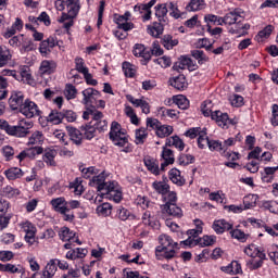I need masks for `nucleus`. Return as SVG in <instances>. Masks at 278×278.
I'll return each mask as SVG.
<instances>
[{
	"instance_id": "b1692460",
	"label": "nucleus",
	"mask_w": 278,
	"mask_h": 278,
	"mask_svg": "<svg viewBox=\"0 0 278 278\" xmlns=\"http://www.w3.org/2000/svg\"><path fill=\"white\" fill-rule=\"evenodd\" d=\"M68 135H70V140H72V142H74V144H77V147H79V144H81V140L84 139V132L77 129V128H68Z\"/></svg>"
},
{
	"instance_id": "5701e85b",
	"label": "nucleus",
	"mask_w": 278,
	"mask_h": 278,
	"mask_svg": "<svg viewBox=\"0 0 278 278\" xmlns=\"http://www.w3.org/2000/svg\"><path fill=\"white\" fill-rule=\"evenodd\" d=\"M244 253L249 255V257H252L255 260V257H261V260H266V254L257 248L255 244H250L248 248L244 249Z\"/></svg>"
},
{
	"instance_id": "4468645a",
	"label": "nucleus",
	"mask_w": 278,
	"mask_h": 278,
	"mask_svg": "<svg viewBox=\"0 0 278 278\" xmlns=\"http://www.w3.org/2000/svg\"><path fill=\"white\" fill-rule=\"evenodd\" d=\"M251 29V25L242 24V22L237 21L232 26L228 28L229 34H238L239 36H247Z\"/></svg>"
},
{
	"instance_id": "a19ab883",
	"label": "nucleus",
	"mask_w": 278,
	"mask_h": 278,
	"mask_svg": "<svg viewBox=\"0 0 278 278\" xmlns=\"http://www.w3.org/2000/svg\"><path fill=\"white\" fill-rule=\"evenodd\" d=\"M55 155H58L55 150H46L43 154V162H46L48 166H55Z\"/></svg>"
},
{
	"instance_id": "0eeeda50",
	"label": "nucleus",
	"mask_w": 278,
	"mask_h": 278,
	"mask_svg": "<svg viewBox=\"0 0 278 278\" xmlns=\"http://www.w3.org/2000/svg\"><path fill=\"white\" fill-rule=\"evenodd\" d=\"M216 242V237L215 236H204L203 238L200 239H192L188 238L182 243L186 247H197L199 244L200 247H212Z\"/></svg>"
},
{
	"instance_id": "8fccbe9b",
	"label": "nucleus",
	"mask_w": 278,
	"mask_h": 278,
	"mask_svg": "<svg viewBox=\"0 0 278 278\" xmlns=\"http://www.w3.org/2000/svg\"><path fill=\"white\" fill-rule=\"evenodd\" d=\"M212 100H205L202 105H201V112L203 114V116H211L212 118V114H214V112H212Z\"/></svg>"
},
{
	"instance_id": "ddd939ff",
	"label": "nucleus",
	"mask_w": 278,
	"mask_h": 278,
	"mask_svg": "<svg viewBox=\"0 0 278 278\" xmlns=\"http://www.w3.org/2000/svg\"><path fill=\"white\" fill-rule=\"evenodd\" d=\"M242 12L238 9H236L232 12L227 13L224 16V25H236V22L239 21V23H242L243 21Z\"/></svg>"
},
{
	"instance_id": "6e6552de",
	"label": "nucleus",
	"mask_w": 278,
	"mask_h": 278,
	"mask_svg": "<svg viewBox=\"0 0 278 278\" xmlns=\"http://www.w3.org/2000/svg\"><path fill=\"white\" fill-rule=\"evenodd\" d=\"M59 45L60 42L58 41V39H55V37H49L48 39L42 40L40 42L39 52L43 58H47L48 55L51 54V51H53V49Z\"/></svg>"
},
{
	"instance_id": "c03bdc74",
	"label": "nucleus",
	"mask_w": 278,
	"mask_h": 278,
	"mask_svg": "<svg viewBox=\"0 0 278 278\" xmlns=\"http://www.w3.org/2000/svg\"><path fill=\"white\" fill-rule=\"evenodd\" d=\"M148 34H150V36H153V38H159L160 36H162V34H164V26L156 23L153 26L148 27Z\"/></svg>"
},
{
	"instance_id": "f704fd0d",
	"label": "nucleus",
	"mask_w": 278,
	"mask_h": 278,
	"mask_svg": "<svg viewBox=\"0 0 278 278\" xmlns=\"http://www.w3.org/2000/svg\"><path fill=\"white\" fill-rule=\"evenodd\" d=\"M83 135L87 140H92L97 134V128L94 125H85L80 127Z\"/></svg>"
},
{
	"instance_id": "c9c22d12",
	"label": "nucleus",
	"mask_w": 278,
	"mask_h": 278,
	"mask_svg": "<svg viewBox=\"0 0 278 278\" xmlns=\"http://www.w3.org/2000/svg\"><path fill=\"white\" fill-rule=\"evenodd\" d=\"M162 45L165 49L170 51V49H173V47H177L179 45V40L173 39V36H170V35H165L162 38Z\"/></svg>"
},
{
	"instance_id": "c85d7f7f",
	"label": "nucleus",
	"mask_w": 278,
	"mask_h": 278,
	"mask_svg": "<svg viewBox=\"0 0 278 278\" xmlns=\"http://www.w3.org/2000/svg\"><path fill=\"white\" fill-rule=\"evenodd\" d=\"M205 0H190L186 9L188 12H199L205 10Z\"/></svg>"
},
{
	"instance_id": "7c9ffc66",
	"label": "nucleus",
	"mask_w": 278,
	"mask_h": 278,
	"mask_svg": "<svg viewBox=\"0 0 278 278\" xmlns=\"http://www.w3.org/2000/svg\"><path fill=\"white\" fill-rule=\"evenodd\" d=\"M59 238L63 242H72V240H75V232L71 231L68 227H62L59 231Z\"/></svg>"
},
{
	"instance_id": "052dcab7",
	"label": "nucleus",
	"mask_w": 278,
	"mask_h": 278,
	"mask_svg": "<svg viewBox=\"0 0 278 278\" xmlns=\"http://www.w3.org/2000/svg\"><path fill=\"white\" fill-rule=\"evenodd\" d=\"M194 162V156L191 154H181L178 157V164L180 166H188V164H192Z\"/></svg>"
},
{
	"instance_id": "603ef678",
	"label": "nucleus",
	"mask_w": 278,
	"mask_h": 278,
	"mask_svg": "<svg viewBox=\"0 0 278 278\" xmlns=\"http://www.w3.org/2000/svg\"><path fill=\"white\" fill-rule=\"evenodd\" d=\"M162 159L165 162H169L170 164L175 163V154L173 153V150L163 147V151H162Z\"/></svg>"
},
{
	"instance_id": "a18cd8bd",
	"label": "nucleus",
	"mask_w": 278,
	"mask_h": 278,
	"mask_svg": "<svg viewBox=\"0 0 278 278\" xmlns=\"http://www.w3.org/2000/svg\"><path fill=\"white\" fill-rule=\"evenodd\" d=\"M18 194H21V191L12 186H7L2 189V197H7V199H14V197H18Z\"/></svg>"
},
{
	"instance_id": "3c124183",
	"label": "nucleus",
	"mask_w": 278,
	"mask_h": 278,
	"mask_svg": "<svg viewBox=\"0 0 278 278\" xmlns=\"http://www.w3.org/2000/svg\"><path fill=\"white\" fill-rule=\"evenodd\" d=\"M198 146L199 149H205V147L210 146V138L207 137V132L205 130H202L198 138Z\"/></svg>"
},
{
	"instance_id": "338daca9",
	"label": "nucleus",
	"mask_w": 278,
	"mask_h": 278,
	"mask_svg": "<svg viewBox=\"0 0 278 278\" xmlns=\"http://www.w3.org/2000/svg\"><path fill=\"white\" fill-rule=\"evenodd\" d=\"M273 29H274L273 25H268L263 30H260L256 36L257 40H260V38L261 40H263V38H269L270 35L273 34Z\"/></svg>"
},
{
	"instance_id": "864d4df0",
	"label": "nucleus",
	"mask_w": 278,
	"mask_h": 278,
	"mask_svg": "<svg viewBox=\"0 0 278 278\" xmlns=\"http://www.w3.org/2000/svg\"><path fill=\"white\" fill-rule=\"evenodd\" d=\"M264 260L262 257H255L248 262V268L251 270H257V268H262V264H264Z\"/></svg>"
},
{
	"instance_id": "423d86ee",
	"label": "nucleus",
	"mask_w": 278,
	"mask_h": 278,
	"mask_svg": "<svg viewBox=\"0 0 278 278\" xmlns=\"http://www.w3.org/2000/svg\"><path fill=\"white\" fill-rule=\"evenodd\" d=\"M20 113L26 118H34V116H38L40 114V110L38 109V104L34 101L25 100L24 104L20 109Z\"/></svg>"
},
{
	"instance_id": "f03ea898",
	"label": "nucleus",
	"mask_w": 278,
	"mask_h": 278,
	"mask_svg": "<svg viewBox=\"0 0 278 278\" xmlns=\"http://www.w3.org/2000/svg\"><path fill=\"white\" fill-rule=\"evenodd\" d=\"M110 140H112L115 147L124 148V153H131V147L129 146V137L125 129L121 127L118 122H112L111 130L109 132Z\"/></svg>"
},
{
	"instance_id": "f3484780",
	"label": "nucleus",
	"mask_w": 278,
	"mask_h": 278,
	"mask_svg": "<svg viewBox=\"0 0 278 278\" xmlns=\"http://www.w3.org/2000/svg\"><path fill=\"white\" fill-rule=\"evenodd\" d=\"M213 229L215 233H225V231H229V229L233 228V224L225 220V219H216L213 223Z\"/></svg>"
},
{
	"instance_id": "0e129e2a",
	"label": "nucleus",
	"mask_w": 278,
	"mask_h": 278,
	"mask_svg": "<svg viewBox=\"0 0 278 278\" xmlns=\"http://www.w3.org/2000/svg\"><path fill=\"white\" fill-rule=\"evenodd\" d=\"M230 235L236 240H240L241 242H245L247 238H249V235L244 233V231L240 229H235L230 231Z\"/></svg>"
},
{
	"instance_id": "9b49d317",
	"label": "nucleus",
	"mask_w": 278,
	"mask_h": 278,
	"mask_svg": "<svg viewBox=\"0 0 278 278\" xmlns=\"http://www.w3.org/2000/svg\"><path fill=\"white\" fill-rule=\"evenodd\" d=\"M161 207L163 214H168V216H173L174 218H181V216H184V211H181V207L177 206L176 203H165Z\"/></svg>"
},
{
	"instance_id": "473e14b6",
	"label": "nucleus",
	"mask_w": 278,
	"mask_h": 278,
	"mask_svg": "<svg viewBox=\"0 0 278 278\" xmlns=\"http://www.w3.org/2000/svg\"><path fill=\"white\" fill-rule=\"evenodd\" d=\"M152 188L159 194H168V191L170 190V186H168V184H166L165 181H154L152 184Z\"/></svg>"
},
{
	"instance_id": "c756f323",
	"label": "nucleus",
	"mask_w": 278,
	"mask_h": 278,
	"mask_svg": "<svg viewBox=\"0 0 278 278\" xmlns=\"http://www.w3.org/2000/svg\"><path fill=\"white\" fill-rule=\"evenodd\" d=\"M136 58H144L146 60H151V52H147L144 45L136 43L132 50Z\"/></svg>"
},
{
	"instance_id": "69168bd1",
	"label": "nucleus",
	"mask_w": 278,
	"mask_h": 278,
	"mask_svg": "<svg viewBox=\"0 0 278 278\" xmlns=\"http://www.w3.org/2000/svg\"><path fill=\"white\" fill-rule=\"evenodd\" d=\"M129 216H131V212H129V210H127V208H125L123 206H119L117 208V218L119 220H128Z\"/></svg>"
},
{
	"instance_id": "13d9d810",
	"label": "nucleus",
	"mask_w": 278,
	"mask_h": 278,
	"mask_svg": "<svg viewBox=\"0 0 278 278\" xmlns=\"http://www.w3.org/2000/svg\"><path fill=\"white\" fill-rule=\"evenodd\" d=\"M2 154H3V157H5V161L10 162V160H12L16 154V151L11 146H4L2 148Z\"/></svg>"
},
{
	"instance_id": "79ce46f5",
	"label": "nucleus",
	"mask_w": 278,
	"mask_h": 278,
	"mask_svg": "<svg viewBox=\"0 0 278 278\" xmlns=\"http://www.w3.org/2000/svg\"><path fill=\"white\" fill-rule=\"evenodd\" d=\"M45 142V135L42 131L36 130L29 138L28 144H41Z\"/></svg>"
},
{
	"instance_id": "6e6d98bb",
	"label": "nucleus",
	"mask_w": 278,
	"mask_h": 278,
	"mask_svg": "<svg viewBox=\"0 0 278 278\" xmlns=\"http://www.w3.org/2000/svg\"><path fill=\"white\" fill-rule=\"evenodd\" d=\"M75 68H76V71L81 73V75L89 73V71L86 66V62H84V60L79 56L75 59Z\"/></svg>"
},
{
	"instance_id": "1a4fd4ad",
	"label": "nucleus",
	"mask_w": 278,
	"mask_h": 278,
	"mask_svg": "<svg viewBox=\"0 0 278 278\" xmlns=\"http://www.w3.org/2000/svg\"><path fill=\"white\" fill-rule=\"evenodd\" d=\"M50 205L52 206V210L59 214H66V212H71V208H68V201H66V198L64 197L52 199L50 201Z\"/></svg>"
},
{
	"instance_id": "4be33fe9",
	"label": "nucleus",
	"mask_w": 278,
	"mask_h": 278,
	"mask_svg": "<svg viewBox=\"0 0 278 278\" xmlns=\"http://www.w3.org/2000/svg\"><path fill=\"white\" fill-rule=\"evenodd\" d=\"M58 260H50V262L46 265L45 269L42 270L41 278H52L55 273L58 271Z\"/></svg>"
},
{
	"instance_id": "412c9836",
	"label": "nucleus",
	"mask_w": 278,
	"mask_h": 278,
	"mask_svg": "<svg viewBox=\"0 0 278 278\" xmlns=\"http://www.w3.org/2000/svg\"><path fill=\"white\" fill-rule=\"evenodd\" d=\"M169 84L173 88H176V90H186V88H188V81L184 75L170 78Z\"/></svg>"
},
{
	"instance_id": "de8ad7c7",
	"label": "nucleus",
	"mask_w": 278,
	"mask_h": 278,
	"mask_svg": "<svg viewBox=\"0 0 278 278\" xmlns=\"http://www.w3.org/2000/svg\"><path fill=\"white\" fill-rule=\"evenodd\" d=\"M118 182L116 181H106L104 188L102 189V197H108L111 192H114L118 189Z\"/></svg>"
},
{
	"instance_id": "ea45409f",
	"label": "nucleus",
	"mask_w": 278,
	"mask_h": 278,
	"mask_svg": "<svg viewBox=\"0 0 278 278\" xmlns=\"http://www.w3.org/2000/svg\"><path fill=\"white\" fill-rule=\"evenodd\" d=\"M169 179L176 186H184V180H181V172L177 168H173L169 170Z\"/></svg>"
},
{
	"instance_id": "20e7f679",
	"label": "nucleus",
	"mask_w": 278,
	"mask_h": 278,
	"mask_svg": "<svg viewBox=\"0 0 278 278\" xmlns=\"http://www.w3.org/2000/svg\"><path fill=\"white\" fill-rule=\"evenodd\" d=\"M21 229L24 231L25 237L24 240L31 247L36 243V226L31 224L30 222H23L20 224Z\"/></svg>"
},
{
	"instance_id": "2eb2a0df",
	"label": "nucleus",
	"mask_w": 278,
	"mask_h": 278,
	"mask_svg": "<svg viewBox=\"0 0 278 278\" xmlns=\"http://www.w3.org/2000/svg\"><path fill=\"white\" fill-rule=\"evenodd\" d=\"M83 103L84 105H90V103H92V101L99 99V97H101V92H99L97 89L94 88H87L83 91Z\"/></svg>"
},
{
	"instance_id": "f8f14e48",
	"label": "nucleus",
	"mask_w": 278,
	"mask_h": 278,
	"mask_svg": "<svg viewBox=\"0 0 278 278\" xmlns=\"http://www.w3.org/2000/svg\"><path fill=\"white\" fill-rule=\"evenodd\" d=\"M159 242L161 245L156 248L157 253H162V251H167L168 249H175V247H177V243H175L168 235H161L159 237Z\"/></svg>"
},
{
	"instance_id": "5fc2aeb1",
	"label": "nucleus",
	"mask_w": 278,
	"mask_h": 278,
	"mask_svg": "<svg viewBox=\"0 0 278 278\" xmlns=\"http://www.w3.org/2000/svg\"><path fill=\"white\" fill-rule=\"evenodd\" d=\"M262 207H264V210H268L269 212H271V214H277L278 213V203H277V201H264L262 203Z\"/></svg>"
},
{
	"instance_id": "dca6fc26",
	"label": "nucleus",
	"mask_w": 278,
	"mask_h": 278,
	"mask_svg": "<svg viewBox=\"0 0 278 278\" xmlns=\"http://www.w3.org/2000/svg\"><path fill=\"white\" fill-rule=\"evenodd\" d=\"M58 68V63L53 60H45L39 67L40 75H51Z\"/></svg>"
},
{
	"instance_id": "7ed1b4c3",
	"label": "nucleus",
	"mask_w": 278,
	"mask_h": 278,
	"mask_svg": "<svg viewBox=\"0 0 278 278\" xmlns=\"http://www.w3.org/2000/svg\"><path fill=\"white\" fill-rule=\"evenodd\" d=\"M65 5L67 8V13H63L59 23H64L67 18H75L79 14V0H65Z\"/></svg>"
},
{
	"instance_id": "aec40b11",
	"label": "nucleus",
	"mask_w": 278,
	"mask_h": 278,
	"mask_svg": "<svg viewBox=\"0 0 278 278\" xmlns=\"http://www.w3.org/2000/svg\"><path fill=\"white\" fill-rule=\"evenodd\" d=\"M12 62V52L5 46H0V68L8 66Z\"/></svg>"
},
{
	"instance_id": "9d476101",
	"label": "nucleus",
	"mask_w": 278,
	"mask_h": 278,
	"mask_svg": "<svg viewBox=\"0 0 278 278\" xmlns=\"http://www.w3.org/2000/svg\"><path fill=\"white\" fill-rule=\"evenodd\" d=\"M25 103V96L21 91H15L11 94L9 99V105L11 110H20L23 108Z\"/></svg>"
},
{
	"instance_id": "a878e982",
	"label": "nucleus",
	"mask_w": 278,
	"mask_h": 278,
	"mask_svg": "<svg viewBox=\"0 0 278 278\" xmlns=\"http://www.w3.org/2000/svg\"><path fill=\"white\" fill-rule=\"evenodd\" d=\"M192 66V60L188 56H181L173 66L174 71H186Z\"/></svg>"
},
{
	"instance_id": "393cba45",
	"label": "nucleus",
	"mask_w": 278,
	"mask_h": 278,
	"mask_svg": "<svg viewBox=\"0 0 278 278\" xmlns=\"http://www.w3.org/2000/svg\"><path fill=\"white\" fill-rule=\"evenodd\" d=\"M105 173H100L98 176H93L90 186H97L98 192H103V189L105 188Z\"/></svg>"
},
{
	"instance_id": "58836bf2",
	"label": "nucleus",
	"mask_w": 278,
	"mask_h": 278,
	"mask_svg": "<svg viewBox=\"0 0 278 278\" xmlns=\"http://www.w3.org/2000/svg\"><path fill=\"white\" fill-rule=\"evenodd\" d=\"M147 136H149V132H147V128L137 129L135 132V144H144Z\"/></svg>"
},
{
	"instance_id": "09e8293b",
	"label": "nucleus",
	"mask_w": 278,
	"mask_h": 278,
	"mask_svg": "<svg viewBox=\"0 0 278 278\" xmlns=\"http://www.w3.org/2000/svg\"><path fill=\"white\" fill-rule=\"evenodd\" d=\"M168 14V3L159 4L155 7V16H157L159 21H162L164 16Z\"/></svg>"
},
{
	"instance_id": "cd10ccee",
	"label": "nucleus",
	"mask_w": 278,
	"mask_h": 278,
	"mask_svg": "<svg viewBox=\"0 0 278 278\" xmlns=\"http://www.w3.org/2000/svg\"><path fill=\"white\" fill-rule=\"evenodd\" d=\"M165 146L175 147L179 151H184V149H186V144L184 143L181 138H179L178 136H173V137L167 138Z\"/></svg>"
},
{
	"instance_id": "72a5a7b5",
	"label": "nucleus",
	"mask_w": 278,
	"mask_h": 278,
	"mask_svg": "<svg viewBox=\"0 0 278 278\" xmlns=\"http://www.w3.org/2000/svg\"><path fill=\"white\" fill-rule=\"evenodd\" d=\"M144 164L152 175H160V163L153 159H146Z\"/></svg>"
},
{
	"instance_id": "4d7b16f0",
	"label": "nucleus",
	"mask_w": 278,
	"mask_h": 278,
	"mask_svg": "<svg viewBox=\"0 0 278 278\" xmlns=\"http://www.w3.org/2000/svg\"><path fill=\"white\" fill-rule=\"evenodd\" d=\"M97 212L101 216H110L112 214V204L103 203L102 205L97 207Z\"/></svg>"
},
{
	"instance_id": "e2e57ef3",
	"label": "nucleus",
	"mask_w": 278,
	"mask_h": 278,
	"mask_svg": "<svg viewBox=\"0 0 278 278\" xmlns=\"http://www.w3.org/2000/svg\"><path fill=\"white\" fill-rule=\"evenodd\" d=\"M268 256L275 264H278V245L271 244L268 249Z\"/></svg>"
},
{
	"instance_id": "bb28decb",
	"label": "nucleus",
	"mask_w": 278,
	"mask_h": 278,
	"mask_svg": "<svg viewBox=\"0 0 278 278\" xmlns=\"http://www.w3.org/2000/svg\"><path fill=\"white\" fill-rule=\"evenodd\" d=\"M4 175L9 181H14L15 179H21V177H23V169L18 167H11L4 170Z\"/></svg>"
},
{
	"instance_id": "37998d69",
	"label": "nucleus",
	"mask_w": 278,
	"mask_h": 278,
	"mask_svg": "<svg viewBox=\"0 0 278 278\" xmlns=\"http://www.w3.org/2000/svg\"><path fill=\"white\" fill-rule=\"evenodd\" d=\"M48 121L53 125H60L64 121V112L52 111L48 116Z\"/></svg>"
},
{
	"instance_id": "39448f33",
	"label": "nucleus",
	"mask_w": 278,
	"mask_h": 278,
	"mask_svg": "<svg viewBox=\"0 0 278 278\" xmlns=\"http://www.w3.org/2000/svg\"><path fill=\"white\" fill-rule=\"evenodd\" d=\"M212 119L215 121L218 127H222L223 129H229L230 125H236V123H238L229 118V115L227 113H223L220 111L213 112Z\"/></svg>"
},
{
	"instance_id": "2f4dec72",
	"label": "nucleus",
	"mask_w": 278,
	"mask_h": 278,
	"mask_svg": "<svg viewBox=\"0 0 278 278\" xmlns=\"http://www.w3.org/2000/svg\"><path fill=\"white\" fill-rule=\"evenodd\" d=\"M20 51L22 53H28V51H34V41L31 39L25 37V35H22V40L20 41Z\"/></svg>"
},
{
	"instance_id": "49530a36",
	"label": "nucleus",
	"mask_w": 278,
	"mask_h": 278,
	"mask_svg": "<svg viewBox=\"0 0 278 278\" xmlns=\"http://www.w3.org/2000/svg\"><path fill=\"white\" fill-rule=\"evenodd\" d=\"M122 68L126 77H136V65L129 62H124Z\"/></svg>"
},
{
	"instance_id": "6ab92c4d",
	"label": "nucleus",
	"mask_w": 278,
	"mask_h": 278,
	"mask_svg": "<svg viewBox=\"0 0 278 278\" xmlns=\"http://www.w3.org/2000/svg\"><path fill=\"white\" fill-rule=\"evenodd\" d=\"M86 255H88L87 249L77 248V249L70 250L66 253L65 257H66V260H84V257H86Z\"/></svg>"
},
{
	"instance_id": "774afa93",
	"label": "nucleus",
	"mask_w": 278,
	"mask_h": 278,
	"mask_svg": "<svg viewBox=\"0 0 278 278\" xmlns=\"http://www.w3.org/2000/svg\"><path fill=\"white\" fill-rule=\"evenodd\" d=\"M191 54L194 60H198L199 64L207 62V56H205V53L202 50H193Z\"/></svg>"
},
{
	"instance_id": "e433bc0d",
	"label": "nucleus",
	"mask_w": 278,
	"mask_h": 278,
	"mask_svg": "<svg viewBox=\"0 0 278 278\" xmlns=\"http://www.w3.org/2000/svg\"><path fill=\"white\" fill-rule=\"evenodd\" d=\"M173 101L179 110H188L190 108V101L185 96H176L173 98Z\"/></svg>"
},
{
	"instance_id": "680f3d73",
	"label": "nucleus",
	"mask_w": 278,
	"mask_h": 278,
	"mask_svg": "<svg viewBox=\"0 0 278 278\" xmlns=\"http://www.w3.org/2000/svg\"><path fill=\"white\" fill-rule=\"evenodd\" d=\"M167 8L170 10V16L174 18H181V11H179V8L174 2H168Z\"/></svg>"
},
{
	"instance_id": "bf43d9fd",
	"label": "nucleus",
	"mask_w": 278,
	"mask_h": 278,
	"mask_svg": "<svg viewBox=\"0 0 278 278\" xmlns=\"http://www.w3.org/2000/svg\"><path fill=\"white\" fill-rule=\"evenodd\" d=\"M64 94L68 101L77 97V88L73 85H66Z\"/></svg>"
},
{
	"instance_id": "f257e3e1",
	"label": "nucleus",
	"mask_w": 278,
	"mask_h": 278,
	"mask_svg": "<svg viewBox=\"0 0 278 278\" xmlns=\"http://www.w3.org/2000/svg\"><path fill=\"white\" fill-rule=\"evenodd\" d=\"M34 127V122L22 119L17 125L13 126L5 119H0V129L5 131L8 136H13L14 138H27L29 136V129Z\"/></svg>"
},
{
	"instance_id": "a211bd4d",
	"label": "nucleus",
	"mask_w": 278,
	"mask_h": 278,
	"mask_svg": "<svg viewBox=\"0 0 278 278\" xmlns=\"http://www.w3.org/2000/svg\"><path fill=\"white\" fill-rule=\"evenodd\" d=\"M220 270L227 273V275H242V266L238 261H232L229 265L223 266Z\"/></svg>"
},
{
	"instance_id": "4c0bfd02",
	"label": "nucleus",
	"mask_w": 278,
	"mask_h": 278,
	"mask_svg": "<svg viewBox=\"0 0 278 278\" xmlns=\"http://www.w3.org/2000/svg\"><path fill=\"white\" fill-rule=\"evenodd\" d=\"M173 134V126L170 125H160V127L156 129V136L159 138H168Z\"/></svg>"
}]
</instances>
